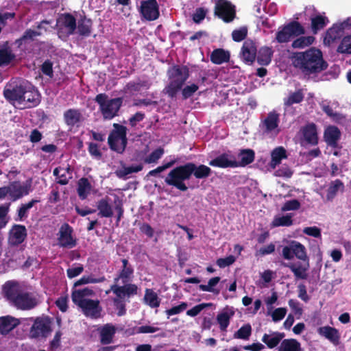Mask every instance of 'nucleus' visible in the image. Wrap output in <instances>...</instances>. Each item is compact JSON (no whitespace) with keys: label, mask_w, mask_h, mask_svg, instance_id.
Wrapping results in <instances>:
<instances>
[{"label":"nucleus","mask_w":351,"mask_h":351,"mask_svg":"<svg viewBox=\"0 0 351 351\" xmlns=\"http://www.w3.org/2000/svg\"><path fill=\"white\" fill-rule=\"evenodd\" d=\"M292 65L304 75L311 77L328 68L321 50L311 47L305 51L295 52L291 57Z\"/></svg>","instance_id":"obj_1"},{"label":"nucleus","mask_w":351,"mask_h":351,"mask_svg":"<svg viewBox=\"0 0 351 351\" xmlns=\"http://www.w3.org/2000/svg\"><path fill=\"white\" fill-rule=\"evenodd\" d=\"M282 256L286 260H291L295 256L302 261L303 263H285L284 266L290 269L296 279L306 280L308 278L309 258L304 245L298 241H291L289 245L282 247Z\"/></svg>","instance_id":"obj_2"},{"label":"nucleus","mask_w":351,"mask_h":351,"mask_svg":"<svg viewBox=\"0 0 351 351\" xmlns=\"http://www.w3.org/2000/svg\"><path fill=\"white\" fill-rule=\"evenodd\" d=\"M1 294L17 309L29 311L35 308L38 302L36 298L27 291H24L19 282L8 280L2 286Z\"/></svg>","instance_id":"obj_3"},{"label":"nucleus","mask_w":351,"mask_h":351,"mask_svg":"<svg viewBox=\"0 0 351 351\" xmlns=\"http://www.w3.org/2000/svg\"><path fill=\"white\" fill-rule=\"evenodd\" d=\"M169 83L165 88V93L170 98L176 97L189 77V69L185 65H174L168 70Z\"/></svg>","instance_id":"obj_4"},{"label":"nucleus","mask_w":351,"mask_h":351,"mask_svg":"<svg viewBox=\"0 0 351 351\" xmlns=\"http://www.w3.org/2000/svg\"><path fill=\"white\" fill-rule=\"evenodd\" d=\"M32 191V180L22 182L19 180L10 182L8 185L0 187V199L5 197L12 202L27 196Z\"/></svg>","instance_id":"obj_5"},{"label":"nucleus","mask_w":351,"mask_h":351,"mask_svg":"<svg viewBox=\"0 0 351 351\" xmlns=\"http://www.w3.org/2000/svg\"><path fill=\"white\" fill-rule=\"evenodd\" d=\"M191 178L189 162L172 169L165 178L166 184L173 186L178 190L185 192L189 187L184 182Z\"/></svg>","instance_id":"obj_6"},{"label":"nucleus","mask_w":351,"mask_h":351,"mask_svg":"<svg viewBox=\"0 0 351 351\" xmlns=\"http://www.w3.org/2000/svg\"><path fill=\"white\" fill-rule=\"evenodd\" d=\"M95 101L99 106V110L104 120H111L118 116L123 104V98L117 97L108 99V96L106 93L97 95Z\"/></svg>","instance_id":"obj_7"},{"label":"nucleus","mask_w":351,"mask_h":351,"mask_svg":"<svg viewBox=\"0 0 351 351\" xmlns=\"http://www.w3.org/2000/svg\"><path fill=\"white\" fill-rule=\"evenodd\" d=\"M113 127L108 138L109 147L114 152L123 153L127 145V128L119 123H114Z\"/></svg>","instance_id":"obj_8"},{"label":"nucleus","mask_w":351,"mask_h":351,"mask_svg":"<svg viewBox=\"0 0 351 351\" xmlns=\"http://www.w3.org/2000/svg\"><path fill=\"white\" fill-rule=\"evenodd\" d=\"M305 32L304 27L298 21H293L279 27L276 34V40L278 43H286L291 38L303 35Z\"/></svg>","instance_id":"obj_9"},{"label":"nucleus","mask_w":351,"mask_h":351,"mask_svg":"<svg viewBox=\"0 0 351 351\" xmlns=\"http://www.w3.org/2000/svg\"><path fill=\"white\" fill-rule=\"evenodd\" d=\"M51 332V319L49 317H38L30 328V336L33 338L46 337Z\"/></svg>","instance_id":"obj_10"},{"label":"nucleus","mask_w":351,"mask_h":351,"mask_svg":"<svg viewBox=\"0 0 351 351\" xmlns=\"http://www.w3.org/2000/svg\"><path fill=\"white\" fill-rule=\"evenodd\" d=\"M214 12L226 23L232 21L236 16L235 6L228 0H217Z\"/></svg>","instance_id":"obj_11"},{"label":"nucleus","mask_w":351,"mask_h":351,"mask_svg":"<svg viewBox=\"0 0 351 351\" xmlns=\"http://www.w3.org/2000/svg\"><path fill=\"white\" fill-rule=\"evenodd\" d=\"M351 28V19L348 18L339 24H334L326 32L324 37V43L330 45L343 35L345 29Z\"/></svg>","instance_id":"obj_12"},{"label":"nucleus","mask_w":351,"mask_h":351,"mask_svg":"<svg viewBox=\"0 0 351 351\" xmlns=\"http://www.w3.org/2000/svg\"><path fill=\"white\" fill-rule=\"evenodd\" d=\"M22 95V104L24 108L37 106L40 102V95L38 90L30 83L25 82Z\"/></svg>","instance_id":"obj_13"},{"label":"nucleus","mask_w":351,"mask_h":351,"mask_svg":"<svg viewBox=\"0 0 351 351\" xmlns=\"http://www.w3.org/2000/svg\"><path fill=\"white\" fill-rule=\"evenodd\" d=\"M73 228L67 223H63L58 234L60 247L71 249L76 246L77 240L73 237Z\"/></svg>","instance_id":"obj_14"},{"label":"nucleus","mask_w":351,"mask_h":351,"mask_svg":"<svg viewBox=\"0 0 351 351\" xmlns=\"http://www.w3.org/2000/svg\"><path fill=\"white\" fill-rule=\"evenodd\" d=\"M140 14L149 21L156 20L160 16L159 5L156 0H146L141 2Z\"/></svg>","instance_id":"obj_15"},{"label":"nucleus","mask_w":351,"mask_h":351,"mask_svg":"<svg viewBox=\"0 0 351 351\" xmlns=\"http://www.w3.org/2000/svg\"><path fill=\"white\" fill-rule=\"evenodd\" d=\"M24 84L25 82L21 83L19 85H6L3 89V96L5 99L10 104L21 105L22 95L24 93Z\"/></svg>","instance_id":"obj_16"},{"label":"nucleus","mask_w":351,"mask_h":351,"mask_svg":"<svg viewBox=\"0 0 351 351\" xmlns=\"http://www.w3.org/2000/svg\"><path fill=\"white\" fill-rule=\"evenodd\" d=\"M76 305L82 309V313L86 317L92 319H98L101 317L102 308L98 300L89 299L83 302H80Z\"/></svg>","instance_id":"obj_17"},{"label":"nucleus","mask_w":351,"mask_h":351,"mask_svg":"<svg viewBox=\"0 0 351 351\" xmlns=\"http://www.w3.org/2000/svg\"><path fill=\"white\" fill-rule=\"evenodd\" d=\"M120 286L118 283H114L110 286V291H112L116 297L119 300H124L125 298H130L132 295H136L138 293V287L135 284L129 282L122 283Z\"/></svg>","instance_id":"obj_18"},{"label":"nucleus","mask_w":351,"mask_h":351,"mask_svg":"<svg viewBox=\"0 0 351 351\" xmlns=\"http://www.w3.org/2000/svg\"><path fill=\"white\" fill-rule=\"evenodd\" d=\"M257 49L255 43L252 40H246L243 43L240 52L241 59L247 64H252L256 60Z\"/></svg>","instance_id":"obj_19"},{"label":"nucleus","mask_w":351,"mask_h":351,"mask_svg":"<svg viewBox=\"0 0 351 351\" xmlns=\"http://www.w3.org/2000/svg\"><path fill=\"white\" fill-rule=\"evenodd\" d=\"M99 334V341L101 345H108L113 342L117 332V328L111 323L100 326L97 328Z\"/></svg>","instance_id":"obj_20"},{"label":"nucleus","mask_w":351,"mask_h":351,"mask_svg":"<svg viewBox=\"0 0 351 351\" xmlns=\"http://www.w3.org/2000/svg\"><path fill=\"white\" fill-rule=\"evenodd\" d=\"M122 266L119 270L117 276L114 278V282L118 283L119 280L121 283L129 282L134 276V269L133 266L129 263L127 258L121 260Z\"/></svg>","instance_id":"obj_21"},{"label":"nucleus","mask_w":351,"mask_h":351,"mask_svg":"<svg viewBox=\"0 0 351 351\" xmlns=\"http://www.w3.org/2000/svg\"><path fill=\"white\" fill-rule=\"evenodd\" d=\"M27 234V229L25 226L14 224L9 232V243L12 246H18L25 240Z\"/></svg>","instance_id":"obj_22"},{"label":"nucleus","mask_w":351,"mask_h":351,"mask_svg":"<svg viewBox=\"0 0 351 351\" xmlns=\"http://www.w3.org/2000/svg\"><path fill=\"white\" fill-rule=\"evenodd\" d=\"M60 32L62 28H64L68 36L73 35L77 28L76 19L71 13H64L60 15L57 21Z\"/></svg>","instance_id":"obj_23"},{"label":"nucleus","mask_w":351,"mask_h":351,"mask_svg":"<svg viewBox=\"0 0 351 351\" xmlns=\"http://www.w3.org/2000/svg\"><path fill=\"white\" fill-rule=\"evenodd\" d=\"M341 133L340 130L335 125L328 126L324 132V139L328 146L332 148L339 147V141L341 138Z\"/></svg>","instance_id":"obj_24"},{"label":"nucleus","mask_w":351,"mask_h":351,"mask_svg":"<svg viewBox=\"0 0 351 351\" xmlns=\"http://www.w3.org/2000/svg\"><path fill=\"white\" fill-rule=\"evenodd\" d=\"M300 132L304 140L311 145H317L318 144L317 128L315 123H308L304 125Z\"/></svg>","instance_id":"obj_25"},{"label":"nucleus","mask_w":351,"mask_h":351,"mask_svg":"<svg viewBox=\"0 0 351 351\" xmlns=\"http://www.w3.org/2000/svg\"><path fill=\"white\" fill-rule=\"evenodd\" d=\"M189 164L191 176H194L196 179L204 180L212 174V169L205 165H197L192 162H189Z\"/></svg>","instance_id":"obj_26"},{"label":"nucleus","mask_w":351,"mask_h":351,"mask_svg":"<svg viewBox=\"0 0 351 351\" xmlns=\"http://www.w3.org/2000/svg\"><path fill=\"white\" fill-rule=\"evenodd\" d=\"M20 324L19 320L10 315L0 317V334L5 335Z\"/></svg>","instance_id":"obj_27"},{"label":"nucleus","mask_w":351,"mask_h":351,"mask_svg":"<svg viewBox=\"0 0 351 351\" xmlns=\"http://www.w3.org/2000/svg\"><path fill=\"white\" fill-rule=\"evenodd\" d=\"M65 123L70 127L77 125L83 121V116L80 110L70 108L66 110L63 114Z\"/></svg>","instance_id":"obj_28"},{"label":"nucleus","mask_w":351,"mask_h":351,"mask_svg":"<svg viewBox=\"0 0 351 351\" xmlns=\"http://www.w3.org/2000/svg\"><path fill=\"white\" fill-rule=\"evenodd\" d=\"M208 165L219 168L236 167V160L229 159V156L223 153L209 161Z\"/></svg>","instance_id":"obj_29"},{"label":"nucleus","mask_w":351,"mask_h":351,"mask_svg":"<svg viewBox=\"0 0 351 351\" xmlns=\"http://www.w3.org/2000/svg\"><path fill=\"white\" fill-rule=\"evenodd\" d=\"M238 157L240 160H236V167H243L254 162L255 158V152L252 149H242L238 153Z\"/></svg>","instance_id":"obj_30"},{"label":"nucleus","mask_w":351,"mask_h":351,"mask_svg":"<svg viewBox=\"0 0 351 351\" xmlns=\"http://www.w3.org/2000/svg\"><path fill=\"white\" fill-rule=\"evenodd\" d=\"M92 25L93 21L90 19H88L84 14L80 15L77 27L78 34L82 36H90L92 32Z\"/></svg>","instance_id":"obj_31"},{"label":"nucleus","mask_w":351,"mask_h":351,"mask_svg":"<svg viewBox=\"0 0 351 351\" xmlns=\"http://www.w3.org/2000/svg\"><path fill=\"white\" fill-rule=\"evenodd\" d=\"M318 333L325 337L330 340L335 345H338L339 343V335L338 330L331 326L319 327L317 330Z\"/></svg>","instance_id":"obj_32"},{"label":"nucleus","mask_w":351,"mask_h":351,"mask_svg":"<svg viewBox=\"0 0 351 351\" xmlns=\"http://www.w3.org/2000/svg\"><path fill=\"white\" fill-rule=\"evenodd\" d=\"M329 23L328 19L321 14H317L311 18V29L313 34H317L324 29Z\"/></svg>","instance_id":"obj_33"},{"label":"nucleus","mask_w":351,"mask_h":351,"mask_svg":"<svg viewBox=\"0 0 351 351\" xmlns=\"http://www.w3.org/2000/svg\"><path fill=\"white\" fill-rule=\"evenodd\" d=\"M95 294L93 289L86 287L82 289H75L72 291L71 299L73 302L76 305L80 302L88 300L87 297L93 296Z\"/></svg>","instance_id":"obj_34"},{"label":"nucleus","mask_w":351,"mask_h":351,"mask_svg":"<svg viewBox=\"0 0 351 351\" xmlns=\"http://www.w3.org/2000/svg\"><path fill=\"white\" fill-rule=\"evenodd\" d=\"M42 35V32L40 31L34 30L32 29H27L23 34L14 42V44L18 48H21L22 45L27 43L29 41H33L37 36Z\"/></svg>","instance_id":"obj_35"},{"label":"nucleus","mask_w":351,"mask_h":351,"mask_svg":"<svg viewBox=\"0 0 351 351\" xmlns=\"http://www.w3.org/2000/svg\"><path fill=\"white\" fill-rule=\"evenodd\" d=\"M230 54L223 49H216L210 54V61L215 64H221L230 60Z\"/></svg>","instance_id":"obj_36"},{"label":"nucleus","mask_w":351,"mask_h":351,"mask_svg":"<svg viewBox=\"0 0 351 351\" xmlns=\"http://www.w3.org/2000/svg\"><path fill=\"white\" fill-rule=\"evenodd\" d=\"M109 197H106L97 202L98 215L101 217H111L113 215L112 208L109 203Z\"/></svg>","instance_id":"obj_37"},{"label":"nucleus","mask_w":351,"mask_h":351,"mask_svg":"<svg viewBox=\"0 0 351 351\" xmlns=\"http://www.w3.org/2000/svg\"><path fill=\"white\" fill-rule=\"evenodd\" d=\"M65 171L68 174L71 175L73 172V169L69 165H67L66 167L64 168L62 167H56L53 171V174L58 178L56 180V183L60 185H66L69 183V180L72 178L70 176L69 178L66 177V175L64 173H60V171Z\"/></svg>","instance_id":"obj_38"},{"label":"nucleus","mask_w":351,"mask_h":351,"mask_svg":"<svg viewBox=\"0 0 351 351\" xmlns=\"http://www.w3.org/2000/svg\"><path fill=\"white\" fill-rule=\"evenodd\" d=\"M280 122L279 114L276 111L270 112L263 121V125L265 127V131L271 132L278 127Z\"/></svg>","instance_id":"obj_39"},{"label":"nucleus","mask_w":351,"mask_h":351,"mask_svg":"<svg viewBox=\"0 0 351 351\" xmlns=\"http://www.w3.org/2000/svg\"><path fill=\"white\" fill-rule=\"evenodd\" d=\"M273 51L270 47H261L256 54V60L258 63L262 66L268 65L271 61Z\"/></svg>","instance_id":"obj_40"},{"label":"nucleus","mask_w":351,"mask_h":351,"mask_svg":"<svg viewBox=\"0 0 351 351\" xmlns=\"http://www.w3.org/2000/svg\"><path fill=\"white\" fill-rule=\"evenodd\" d=\"M284 337L285 333L283 332H275L272 334V337L265 333L261 340L269 348H274L279 344Z\"/></svg>","instance_id":"obj_41"},{"label":"nucleus","mask_w":351,"mask_h":351,"mask_svg":"<svg viewBox=\"0 0 351 351\" xmlns=\"http://www.w3.org/2000/svg\"><path fill=\"white\" fill-rule=\"evenodd\" d=\"M144 302L151 308H158L161 300L157 293L152 289H146L144 295Z\"/></svg>","instance_id":"obj_42"},{"label":"nucleus","mask_w":351,"mask_h":351,"mask_svg":"<svg viewBox=\"0 0 351 351\" xmlns=\"http://www.w3.org/2000/svg\"><path fill=\"white\" fill-rule=\"evenodd\" d=\"M91 190V184L86 178H82L77 182V194L79 197L84 200L87 198Z\"/></svg>","instance_id":"obj_43"},{"label":"nucleus","mask_w":351,"mask_h":351,"mask_svg":"<svg viewBox=\"0 0 351 351\" xmlns=\"http://www.w3.org/2000/svg\"><path fill=\"white\" fill-rule=\"evenodd\" d=\"M271 157L270 166L274 169L282 159L287 158L286 149L283 147H278L271 152Z\"/></svg>","instance_id":"obj_44"},{"label":"nucleus","mask_w":351,"mask_h":351,"mask_svg":"<svg viewBox=\"0 0 351 351\" xmlns=\"http://www.w3.org/2000/svg\"><path fill=\"white\" fill-rule=\"evenodd\" d=\"M304 97L303 90L300 88L293 93H291L287 98L284 99V105L289 107L295 104H300L303 101Z\"/></svg>","instance_id":"obj_45"},{"label":"nucleus","mask_w":351,"mask_h":351,"mask_svg":"<svg viewBox=\"0 0 351 351\" xmlns=\"http://www.w3.org/2000/svg\"><path fill=\"white\" fill-rule=\"evenodd\" d=\"M341 190V191H343L344 190V184H343V182L339 180V179H337L332 182H331L328 190H327V199H333L338 191Z\"/></svg>","instance_id":"obj_46"},{"label":"nucleus","mask_w":351,"mask_h":351,"mask_svg":"<svg viewBox=\"0 0 351 351\" xmlns=\"http://www.w3.org/2000/svg\"><path fill=\"white\" fill-rule=\"evenodd\" d=\"M15 57L10 47L0 49V66L8 65Z\"/></svg>","instance_id":"obj_47"},{"label":"nucleus","mask_w":351,"mask_h":351,"mask_svg":"<svg viewBox=\"0 0 351 351\" xmlns=\"http://www.w3.org/2000/svg\"><path fill=\"white\" fill-rule=\"evenodd\" d=\"M300 343L295 339L282 341L278 351H300Z\"/></svg>","instance_id":"obj_48"},{"label":"nucleus","mask_w":351,"mask_h":351,"mask_svg":"<svg viewBox=\"0 0 351 351\" xmlns=\"http://www.w3.org/2000/svg\"><path fill=\"white\" fill-rule=\"evenodd\" d=\"M293 214L288 213L286 215L283 216H276L274 217L272 221V226L274 227H279V226H285L289 227L293 224Z\"/></svg>","instance_id":"obj_49"},{"label":"nucleus","mask_w":351,"mask_h":351,"mask_svg":"<svg viewBox=\"0 0 351 351\" xmlns=\"http://www.w3.org/2000/svg\"><path fill=\"white\" fill-rule=\"evenodd\" d=\"M314 40L315 37L312 36H300L293 41L291 46L294 49L304 48L312 45Z\"/></svg>","instance_id":"obj_50"},{"label":"nucleus","mask_w":351,"mask_h":351,"mask_svg":"<svg viewBox=\"0 0 351 351\" xmlns=\"http://www.w3.org/2000/svg\"><path fill=\"white\" fill-rule=\"evenodd\" d=\"M143 166L141 164L125 167L123 169L117 171L116 174L119 178L125 179L128 175L131 174L132 173H138L141 171L143 169Z\"/></svg>","instance_id":"obj_51"},{"label":"nucleus","mask_w":351,"mask_h":351,"mask_svg":"<svg viewBox=\"0 0 351 351\" xmlns=\"http://www.w3.org/2000/svg\"><path fill=\"white\" fill-rule=\"evenodd\" d=\"M219 281L220 277H213L208 280V285H200L199 289L202 291L213 292L217 295L219 293V290L214 289V287L216 286Z\"/></svg>","instance_id":"obj_52"},{"label":"nucleus","mask_w":351,"mask_h":351,"mask_svg":"<svg viewBox=\"0 0 351 351\" xmlns=\"http://www.w3.org/2000/svg\"><path fill=\"white\" fill-rule=\"evenodd\" d=\"M252 334V326L250 324L243 325L234 334V338L247 340Z\"/></svg>","instance_id":"obj_53"},{"label":"nucleus","mask_w":351,"mask_h":351,"mask_svg":"<svg viewBox=\"0 0 351 351\" xmlns=\"http://www.w3.org/2000/svg\"><path fill=\"white\" fill-rule=\"evenodd\" d=\"M341 53L351 54V36H344L337 48Z\"/></svg>","instance_id":"obj_54"},{"label":"nucleus","mask_w":351,"mask_h":351,"mask_svg":"<svg viewBox=\"0 0 351 351\" xmlns=\"http://www.w3.org/2000/svg\"><path fill=\"white\" fill-rule=\"evenodd\" d=\"M164 149L159 147L154 150L147 157L144 159V162L147 164L156 162L163 155Z\"/></svg>","instance_id":"obj_55"},{"label":"nucleus","mask_w":351,"mask_h":351,"mask_svg":"<svg viewBox=\"0 0 351 351\" xmlns=\"http://www.w3.org/2000/svg\"><path fill=\"white\" fill-rule=\"evenodd\" d=\"M230 316L226 312L217 315V321L219 324V328L221 331L226 330L228 326L230 324Z\"/></svg>","instance_id":"obj_56"},{"label":"nucleus","mask_w":351,"mask_h":351,"mask_svg":"<svg viewBox=\"0 0 351 351\" xmlns=\"http://www.w3.org/2000/svg\"><path fill=\"white\" fill-rule=\"evenodd\" d=\"M104 280H105L104 277H101L100 278H95L91 276H84L80 279H79L78 280H77L75 282L74 286L78 287V286H80L82 285L88 284V283L102 282L104 281Z\"/></svg>","instance_id":"obj_57"},{"label":"nucleus","mask_w":351,"mask_h":351,"mask_svg":"<svg viewBox=\"0 0 351 351\" xmlns=\"http://www.w3.org/2000/svg\"><path fill=\"white\" fill-rule=\"evenodd\" d=\"M10 203H5L0 205V229L7 224L6 216L9 212Z\"/></svg>","instance_id":"obj_58"},{"label":"nucleus","mask_w":351,"mask_h":351,"mask_svg":"<svg viewBox=\"0 0 351 351\" xmlns=\"http://www.w3.org/2000/svg\"><path fill=\"white\" fill-rule=\"evenodd\" d=\"M247 35V29L245 27L239 29H234L232 33V40L235 42H241L245 39Z\"/></svg>","instance_id":"obj_59"},{"label":"nucleus","mask_w":351,"mask_h":351,"mask_svg":"<svg viewBox=\"0 0 351 351\" xmlns=\"http://www.w3.org/2000/svg\"><path fill=\"white\" fill-rule=\"evenodd\" d=\"M198 86L195 84L186 86L184 88L181 89L182 98L184 99H186L191 97L198 90Z\"/></svg>","instance_id":"obj_60"},{"label":"nucleus","mask_w":351,"mask_h":351,"mask_svg":"<svg viewBox=\"0 0 351 351\" xmlns=\"http://www.w3.org/2000/svg\"><path fill=\"white\" fill-rule=\"evenodd\" d=\"M208 10L204 8H198L193 14V20L195 23H200L206 17Z\"/></svg>","instance_id":"obj_61"},{"label":"nucleus","mask_w":351,"mask_h":351,"mask_svg":"<svg viewBox=\"0 0 351 351\" xmlns=\"http://www.w3.org/2000/svg\"><path fill=\"white\" fill-rule=\"evenodd\" d=\"M300 207V202L296 199H293L291 200L287 201L282 206L281 210L282 211L296 210H298Z\"/></svg>","instance_id":"obj_62"},{"label":"nucleus","mask_w":351,"mask_h":351,"mask_svg":"<svg viewBox=\"0 0 351 351\" xmlns=\"http://www.w3.org/2000/svg\"><path fill=\"white\" fill-rule=\"evenodd\" d=\"M40 70L44 75H45L49 77H52L53 75L52 62L50 60H46L42 64Z\"/></svg>","instance_id":"obj_63"},{"label":"nucleus","mask_w":351,"mask_h":351,"mask_svg":"<svg viewBox=\"0 0 351 351\" xmlns=\"http://www.w3.org/2000/svg\"><path fill=\"white\" fill-rule=\"evenodd\" d=\"M235 261V257L232 255H230L226 258H218L216 263L220 268H224L232 265Z\"/></svg>","instance_id":"obj_64"}]
</instances>
